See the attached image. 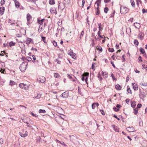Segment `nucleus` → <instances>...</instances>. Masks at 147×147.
Wrapping results in <instances>:
<instances>
[{
  "label": "nucleus",
  "mask_w": 147,
  "mask_h": 147,
  "mask_svg": "<svg viewBox=\"0 0 147 147\" xmlns=\"http://www.w3.org/2000/svg\"><path fill=\"white\" fill-rule=\"evenodd\" d=\"M141 85L144 86H147V83H142Z\"/></svg>",
  "instance_id": "nucleus-63"
},
{
  "label": "nucleus",
  "mask_w": 147,
  "mask_h": 147,
  "mask_svg": "<svg viewBox=\"0 0 147 147\" xmlns=\"http://www.w3.org/2000/svg\"><path fill=\"white\" fill-rule=\"evenodd\" d=\"M92 45L93 47L94 46V45L95 43L94 42V41L93 39H92Z\"/></svg>",
  "instance_id": "nucleus-60"
},
{
  "label": "nucleus",
  "mask_w": 147,
  "mask_h": 147,
  "mask_svg": "<svg viewBox=\"0 0 147 147\" xmlns=\"http://www.w3.org/2000/svg\"><path fill=\"white\" fill-rule=\"evenodd\" d=\"M113 109L115 111H119V109H117L116 107H114Z\"/></svg>",
  "instance_id": "nucleus-59"
},
{
  "label": "nucleus",
  "mask_w": 147,
  "mask_h": 147,
  "mask_svg": "<svg viewBox=\"0 0 147 147\" xmlns=\"http://www.w3.org/2000/svg\"><path fill=\"white\" fill-rule=\"evenodd\" d=\"M50 11L52 13H55V14H57L56 10L55 8H51L50 9Z\"/></svg>",
  "instance_id": "nucleus-13"
},
{
  "label": "nucleus",
  "mask_w": 147,
  "mask_h": 147,
  "mask_svg": "<svg viewBox=\"0 0 147 147\" xmlns=\"http://www.w3.org/2000/svg\"><path fill=\"white\" fill-rule=\"evenodd\" d=\"M111 76L112 77L113 79V80H116V79L114 75L113 74H111Z\"/></svg>",
  "instance_id": "nucleus-43"
},
{
  "label": "nucleus",
  "mask_w": 147,
  "mask_h": 147,
  "mask_svg": "<svg viewBox=\"0 0 147 147\" xmlns=\"http://www.w3.org/2000/svg\"><path fill=\"white\" fill-rule=\"evenodd\" d=\"M67 75L68 76V77H69V79L73 81L74 82L75 81V80L72 77L69 75V74H67Z\"/></svg>",
  "instance_id": "nucleus-29"
},
{
  "label": "nucleus",
  "mask_w": 147,
  "mask_h": 147,
  "mask_svg": "<svg viewBox=\"0 0 147 147\" xmlns=\"http://www.w3.org/2000/svg\"><path fill=\"white\" fill-rule=\"evenodd\" d=\"M32 40L31 38H27L26 40V44L28 45L30 43Z\"/></svg>",
  "instance_id": "nucleus-15"
},
{
  "label": "nucleus",
  "mask_w": 147,
  "mask_h": 147,
  "mask_svg": "<svg viewBox=\"0 0 147 147\" xmlns=\"http://www.w3.org/2000/svg\"><path fill=\"white\" fill-rule=\"evenodd\" d=\"M127 92L128 93H129L130 94H132V93L131 91L129 88H127Z\"/></svg>",
  "instance_id": "nucleus-44"
},
{
  "label": "nucleus",
  "mask_w": 147,
  "mask_h": 147,
  "mask_svg": "<svg viewBox=\"0 0 147 147\" xmlns=\"http://www.w3.org/2000/svg\"><path fill=\"white\" fill-rule=\"evenodd\" d=\"M134 44L137 45V46H138V44H139V42H138L137 40H136V39L134 40Z\"/></svg>",
  "instance_id": "nucleus-33"
},
{
  "label": "nucleus",
  "mask_w": 147,
  "mask_h": 147,
  "mask_svg": "<svg viewBox=\"0 0 147 147\" xmlns=\"http://www.w3.org/2000/svg\"><path fill=\"white\" fill-rule=\"evenodd\" d=\"M68 54L70 55V56H71L73 59H75V54L73 52L70 51L69 53H68Z\"/></svg>",
  "instance_id": "nucleus-10"
},
{
  "label": "nucleus",
  "mask_w": 147,
  "mask_h": 147,
  "mask_svg": "<svg viewBox=\"0 0 147 147\" xmlns=\"http://www.w3.org/2000/svg\"><path fill=\"white\" fill-rule=\"evenodd\" d=\"M130 2L131 5L133 7H135V4L134 0H131Z\"/></svg>",
  "instance_id": "nucleus-25"
},
{
  "label": "nucleus",
  "mask_w": 147,
  "mask_h": 147,
  "mask_svg": "<svg viewBox=\"0 0 147 147\" xmlns=\"http://www.w3.org/2000/svg\"><path fill=\"white\" fill-rule=\"evenodd\" d=\"M129 11L128 9L125 7H121L120 12L121 13L125 14Z\"/></svg>",
  "instance_id": "nucleus-3"
},
{
  "label": "nucleus",
  "mask_w": 147,
  "mask_h": 147,
  "mask_svg": "<svg viewBox=\"0 0 147 147\" xmlns=\"http://www.w3.org/2000/svg\"><path fill=\"white\" fill-rule=\"evenodd\" d=\"M41 37L42 39V40L44 43H46V42L45 41V39L46 38L45 37H43V36H41Z\"/></svg>",
  "instance_id": "nucleus-42"
},
{
  "label": "nucleus",
  "mask_w": 147,
  "mask_h": 147,
  "mask_svg": "<svg viewBox=\"0 0 147 147\" xmlns=\"http://www.w3.org/2000/svg\"><path fill=\"white\" fill-rule=\"evenodd\" d=\"M96 106V103H93L92 105V108L93 109H94Z\"/></svg>",
  "instance_id": "nucleus-38"
},
{
  "label": "nucleus",
  "mask_w": 147,
  "mask_h": 147,
  "mask_svg": "<svg viewBox=\"0 0 147 147\" xmlns=\"http://www.w3.org/2000/svg\"><path fill=\"white\" fill-rule=\"evenodd\" d=\"M86 78V76H84V73L82 76V80L83 81H84L85 80V78Z\"/></svg>",
  "instance_id": "nucleus-39"
},
{
  "label": "nucleus",
  "mask_w": 147,
  "mask_h": 147,
  "mask_svg": "<svg viewBox=\"0 0 147 147\" xmlns=\"http://www.w3.org/2000/svg\"><path fill=\"white\" fill-rule=\"evenodd\" d=\"M26 18L28 21H29L31 19L32 16L29 13L27 14Z\"/></svg>",
  "instance_id": "nucleus-19"
},
{
  "label": "nucleus",
  "mask_w": 147,
  "mask_h": 147,
  "mask_svg": "<svg viewBox=\"0 0 147 147\" xmlns=\"http://www.w3.org/2000/svg\"><path fill=\"white\" fill-rule=\"evenodd\" d=\"M100 13V11L99 10H96V14L97 15H98Z\"/></svg>",
  "instance_id": "nucleus-57"
},
{
  "label": "nucleus",
  "mask_w": 147,
  "mask_h": 147,
  "mask_svg": "<svg viewBox=\"0 0 147 147\" xmlns=\"http://www.w3.org/2000/svg\"><path fill=\"white\" fill-rule=\"evenodd\" d=\"M109 10V9L108 7H105L104 9V11L105 13H107V12Z\"/></svg>",
  "instance_id": "nucleus-36"
},
{
  "label": "nucleus",
  "mask_w": 147,
  "mask_h": 147,
  "mask_svg": "<svg viewBox=\"0 0 147 147\" xmlns=\"http://www.w3.org/2000/svg\"><path fill=\"white\" fill-rule=\"evenodd\" d=\"M121 107V106L119 104H117L116 105V107L117 108H119Z\"/></svg>",
  "instance_id": "nucleus-64"
},
{
  "label": "nucleus",
  "mask_w": 147,
  "mask_h": 147,
  "mask_svg": "<svg viewBox=\"0 0 147 147\" xmlns=\"http://www.w3.org/2000/svg\"><path fill=\"white\" fill-rule=\"evenodd\" d=\"M19 134L20 135V136L22 137H25L27 136H28V132L27 131H26L25 132V133L23 134L21 132H19Z\"/></svg>",
  "instance_id": "nucleus-6"
},
{
  "label": "nucleus",
  "mask_w": 147,
  "mask_h": 147,
  "mask_svg": "<svg viewBox=\"0 0 147 147\" xmlns=\"http://www.w3.org/2000/svg\"><path fill=\"white\" fill-rule=\"evenodd\" d=\"M140 98H144L145 96V94L144 92H140Z\"/></svg>",
  "instance_id": "nucleus-20"
},
{
  "label": "nucleus",
  "mask_w": 147,
  "mask_h": 147,
  "mask_svg": "<svg viewBox=\"0 0 147 147\" xmlns=\"http://www.w3.org/2000/svg\"><path fill=\"white\" fill-rule=\"evenodd\" d=\"M54 77L56 78H60V76L59 74L57 73H54Z\"/></svg>",
  "instance_id": "nucleus-17"
},
{
  "label": "nucleus",
  "mask_w": 147,
  "mask_h": 147,
  "mask_svg": "<svg viewBox=\"0 0 147 147\" xmlns=\"http://www.w3.org/2000/svg\"><path fill=\"white\" fill-rule=\"evenodd\" d=\"M115 88L117 90H120L121 89V88L119 84H117L115 86Z\"/></svg>",
  "instance_id": "nucleus-22"
},
{
  "label": "nucleus",
  "mask_w": 147,
  "mask_h": 147,
  "mask_svg": "<svg viewBox=\"0 0 147 147\" xmlns=\"http://www.w3.org/2000/svg\"><path fill=\"white\" fill-rule=\"evenodd\" d=\"M16 82L10 80L9 82V85L11 86H13L16 84Z\"/></svg>",
  "instance_id": "nucleus-24"
},
{
  "label": "nucleus",
  "mask_w": 147,
  "mask_h": 147,
  "mask_svg": "<svg viewBox=\"0 0 147 147\" xmlns=\"http://www.w3.org/2000/svg\"><path fill=\"white\" fill-rule=\"evenodd\" d=\"M5 2V0H1V5H3L4 4Z\"/></svg>",
  "instance_id": "nucleus-45"
},
{
  "label": "nucleus",
  "mask_w": 147,
  "mask_h": 147,
  "mask_svg": "<svg viewBox=\"0 0 147 147\" xmlns=\"http://www.w3.org/2000/svg\"><path fill=\"white\" fill-rule=\"evenodd\" d=\"M1 72L2 74H4L5 72V71L4 69H3L2 68H1Z\"/></svg>",
  "instance_id": "nucleus-47"
},
{
  "label": "nucleus",
  "mask_w": 147,
  "mask_h": 147,
  "mask_svg": "<svg viewBox=\"0 0 147 147\" xmlns=\"http://www.w3.org/2000/svg\"><path fill=\"white\" fill-rule=\"evenodd\" d=\"M142 106V105L141 104H138L137 105V108H140Z\"/></svg>",
  "instance_id": "nucleus-58"
},
{
  "label": "nucleus",
  "mask_w": 147,
  "mask_h": 147,
  "mask_svg": "<svg viewBox=\"0 0 147 147\" xmlns=\"http://www.w3.org/2000/svg\"><path fill=\"white\" fill-rule=\"evenodd\" d=\"M102 74L103 76H105V77H107V74L108 73L107 72H104L103 71H102Z\"/></svg>",
  "instance_id": "nucleus-35"
},
{
  "label": "nucleus",
  "mask_w": 147,
  "mask_h": 147,
  "mask_svg": "<svg viewBox=\"0 0 147 147\" xmlns=\"http://www.w3.org/2000/svg\"><path fill=\"white\" fill-rule=\"evenodd\" d=\"M142 12L143 13L147 12V9H142Z\"/></svg>",
  "instance_id": "nucleus-54"
},
{
  "label": "nucleus",
  "mask_w": 147,
  "mask_h": 147,
  "mask_svg": "<svg viewBox=\"0 0 147 147\" xmlns=\"http://www.w3.org/2000/svg\"><path fill=\"white\" fill-rule=\"evenodd\" d=\"M6 54V53H5L4 51H1V56H3Z\"/></svg>",
  "instance_id": "nucleus-37"
},
{
  "label": "nucleus",
  "mask_w": 147,
  "mask_h": 147,
  "mask_svg": "<svg viewBox=\"0 0 147 147\" xmlns=\"http://www.w3.org/2000/svg\"><path fill=\"white\" fill-rule=\"evenodd\" d=\"M53 45L55 46L56 47L57 45V43L55 42V41H54L53 42Z\"/></svg>",
  "instance_id": "nucleus-56"
},
{
  "label": "nucleus",
  "mask_w": 147,
  "mask_h": 147,
  "mask_svg": "<svg viewBox=\"0 0 147 147\" xmlns=\"http://www.w3.org/2000/svg\"><path fill=\"white\" fill-rule=\"evenodd\" d=\"M134 26L135 27V28H139L140 27V24L137 22L135 23L134 24Z\"/></svg>",
  "instance_id": "nucleus-14"
},
{
  "label": "nucleus",
  "mask_w": 147,
  "mask_h": 147,
  "mask_svg": "<svg viewBox=\"0 0 147 147\" xmlns=\"http://www.w3.org/2000/svg\"><path fill=\"white\" fill-rule=\"evenodd\" d=\"M32 57L33 58V59L34 60H34L32 61L34 62L35 61V60L36 59V58H35V56L34 55H33L32 56Z\"/></svg>",
  "instance_id": "nucleus-53"
},
{
  "label": "nucleus",
  "mask_w": 147,
  "mask_h": 147,
  "mask_svg": "<svg viewBox=\"0 0 147 147\" xmlns=\"http://www.w3.org/2000/svg\"><path fill=\"white\" fill-rule=\"evenodd\" d=\"M30 114L33 116H34L36 117H38V115L36 114H34L33 113L31 112Z\"/></svg>",
  "instance_id": "nucleus-48"
},
{
  "label": "nucleus",
  "mask_w": 147,
  "mask_h": 147,
  "mask_svg": "<svg viewBox=\"0 0 147 147\" xmlns=\"http://www.w3.org/2000/svg\"><path fill=\"white\" fill-rule=\"evenodd\" d=\"M15 45V43L13 41H11L9 42V46L10 47H11V46H14Z\"/></svg>",
  "instance_id": "nucleus-26"
},
{
  "label": "nucleus",
  "mask_w": 147,
  "mask_h": 147,
  "mask_svg": "<svg viewBox=\"0 0 147 147\" xmlns=\"http://www.w3.org/2000/svg\"><path fill=\"white\" fill-rule=\"evenodd\" d=\"M138 109L137 108H135L134 109V114L136 115L138 113Z\"/></svg>",
  "instance_id": "nucleus-30"
},
{
  "label": "nucleus",
  "mask_w": 147,
  "mask_h": 147,
  "mask_svg": "<svg viewBox=\"0 0 147 147\" xmlns=\"http://www.w3.org/2000/svg\"><path fill=\"white\" fill-rule=\"evenodd\" d=\"M39 113H46V111L45 110L40 109L39 111Z\"/></svg>",
  "instance_id": "nucleus-34"
},
{
  "label": "nucleus",
  "mask_w": 147,
  "mask_h": 147,
  "mask_svg": "<svg viewBox=\"0 0 147 147\" xmlns=\"http://www.w3.org/2000/svg\"><path fill=\"white\" fill-rule=\"evenodd\" d=\"M112 126L114 129V130L115 131L117 132H119V128L117 126H115V125H113Z\"/></svg>",
  "instance_id": "nucleus-11"
},
{
  "label": "nucleus",
  "mask_w": 147,
  "mask_h": 147,
  "mask_svg": "<svg viewBox=\"0 0 147 147\" xmlns=\"http://www.w3.org/2000/svg\"><path fill=\"white\" fill-rule=\"evenodd\" d=\"M140 51L142 54H144L145 53L144 49L142 47L140 48Z\"/></svg>",
  "instance_id": "nucleus-27"
},
{
  "label": "nucleus",
  "mask_w": 147,
  "mask_h": 147,
  "mask_svg": "<svg viewBox=\"0 0 147 147\" xmlns=\"http://www.w3.org/2000/svg\"><path fill=\"white\" fill-rule=\"evenodd\" d=\"M56 141L57 143H60L65 146H67L63 142H61L57 139L56 140Z\"/></svg>",
  "instance_id": "nucleus-18"
},
{
  "label": "nucleus",
  "mask_w": 147,
  "mask_h": 147,
  "mask_svg": "<svg viewBox=\"0 0 147 147\" xmlns=\"http://www.w3.org/2000/svg\"><path fill=\"white\" fill-rule=\"evenodd\" d=\"M137 2V5L139 6L140 4H141L142 2L140 0H136Z\"/></svg>",
  "instance_id": "nucleus-31"
},
{
  "label": "nucleus",
  "mask_w": 147,
  "mask_h": 147,
  "mask_svg": "<svg viewBox=\"0 0 147 147\" xmlns=\"http://www.w3.org/2000/svg\"><path fill=\"white\" fill-rule=\"evenodd\" d=\"M37 80L40 83H43L45 81L46 78L43 76H40L38 77Z\"/></svg>",
  "instance_id": "nucleus-4"
},
{
  "label": "nucleus",
  "mask_w": 147,
  "mask_h": 147,
  "mask_svg": "<svg viewBox=\"0 0 147 147\" xmlns=\"http://www.w3.org/2000/svg\"><path fill=\"white\" fill-rule=\"evenodd\" d=\"M89 73L88 72L84 73V76H86V78H85V81L86 82V83L87 84H88V83L87 82V80L88 79V77L89 76Z\"/></svg>",
  "instance_id": "nucleus-9"
},
{
  "label": "nucleus",
  "mask_w": 147,
  "mask_h": 147,
  "mask_svg": "<svg viewBox=\"0 0 147 147\" xmlns=\"http://www.w3.org/2000/svg\"><path fill=\"white\" fill-rule=\"evenodd\" d=\"M132 85L133 88L135 90H137L138 89V87L137 85L134 83H132Z\"/></svg>",
  "instance_id": "nucleus-12"
},
{
  "label": "nucleus",
  "mask_w": 147,
  "mask_h": 147,
  "mask_svg": "<svg viewBox=\"0 0 147 147\" xmlns=\"http://www.w3.org/2000/svg\"><path fill=\"white\" fill-rule=\"evenodd\" d=\"M20 87L22 89H25L27 88V86L26 84L24 83L20 84L19 85Z\"/></svg>",
  "instance_id": "nucleus-5"
},
{
  "label": "nucleus",
  "mask_w": 147,
  "mask_h": 147,
  "mask_svg": "<svg viewBox=\"0 0 147 147\" xmlns=\"http://www.w3.org/2000/svg\"><path fill=\"white\" fill-rule=\"evenodd\" d=\"M101 0H97L95 3V4H96L97 6H99V4L100 3Z\"/></svg>",
  "instance_id": "nucleus-32"
},
{
  "label": "nucleus",
  "mask_w": 147,
  "mask_h": 147,
  "mask_svg": "<svg viewBox=\"0 0 147 147\" xmlns=\"http://www.w3.org/2000/svg\"><path fill=\"white\" fill-rule=\"evenodd\" d=\"M5 10V8L4 7H1V14L2 15L3 14Z\"/></svg>",
  "instance_id": "nucleus-21"
},
{
  "label": "nucleus",
  "mask_w": 147,
  "mask_h": 147,
  "mask_svg": "<svg viewBox=\"0 0 147 147\" xmlns=\"http://www.w3.org/2000/svg\"><path fill=\"white\" fill-rule=\"evenodd\" d=\"M127 131L129 132H132L135 131V129L133 127H129L127 128Z\"/></svg>",
  "instance_id": "nucleus-8"
},
{
  "label": "nucleus",
  "mask_w": 147,
  "mask_h": 147,
  "mask_svg": "<svg viewBox=\"0 0 147 147\" xmlns=\"http://www.w3.org/2000/svg\"><path fill=\"white\" fill-rule=\"evenodd\" d=\"M69 95V92H65L61 94V96L63 98H67Z\"/></svg>",
  "instance_id": "nucleus-7"
},
{
  "label": "nucleus",
  "mask_w": 147,
  "mask_h": 147,
  "mask_svg": "<svg viewBox=\"0 0 147 147\" xmlns=\"http://www.w3.org/2000/svg\"><path fill=\"white\" fill-rule=\"evenodd\" d=\"M27 64L25 62H23L20 65V69L22 71H24L26 69Z\"/></svg>",
  "instance_id": "nucleus-1"
},
{
  "label": "nucleus",
  "mask_w": 147,
  "mask_h": 147,
  "mask_svg": "<svg viewBox=\"0 0 147 147\" xmlns=\"http://www.w3.org/2000/svg\"><path fill=\"white\" fill-rule=\"evenodd\" d=\"M69 137L70 141L74 143H75L77 140L76 136L74 135H69Z\"/></svg>",
  "instance_id": "nucleus-2"
},
{
  "label": "nucleus",
  "mask_w": 147,
  "mask_h": 147,
  "mask_svg": "<svg viewBox=\"0 0 147 147\" xmlns=\"http://www.w3.org/2000/svg\"><path fill=\"white\" fill-rule=\"evenodd\" d=\"M142 66L143 67L142 69H143V68L146 69V70H147V65H142Z\"/></svg>",
  "instance_id": "nucleus-49"
},
{
  "label": "nucleus",
  "mask_w": 147,
  "mask_h": 147,
  "mask_svg": "<svg viewBox=\"0 0 147 147\" xmlns=\"http://www.w3.org/2000/svg\"><path fill=\"white\" fill-rule=\"evenodd\" d=\"M49 3L50 4L53 5L55 4L54 0H51L49 2Z\"/></svg>",
  "instance_id": "nucleus-40"
},
{
  "label": "nucleus",
  "mask_w": 147,
  "mask_h": 147,
  "mask_svg": "<svg viewBox=\"0 0 147 147\" xmlns=\"http://www.w3.org/2000/svg\"><path fill=\"white\" fill-rule=\"evenodd\" d=\"M100 111L101 112V113L102 115H105V113L103 110H100Z\"/></svg>",
  "instance_id": "nucleus-61"
},
{
  "label": "nucleus",
  "mask_w": 147,
  "mask_h": 147,
  "mask_svg": "<svg viewBox=\"0 0 147 147\" xmlns=\"http://www.w3.org/2000/svg\"><path fill=\"white\" fill-rule=\"evenodd\" d=\"M24 123H26V124L27 125L26 126L28 127H32L30 125V124L28 123V122H24Z\"/></svg>",
  "instance_id": "nucleus-51"
},
{
  "label": "nucleus",
  "mask_w": 147,
  "mask_h": 147,
  "mask_svg": "<svg viewBox=\"0 0 147 147\" xmlns=\"http://www.w3.org/2000/svg\"><path fill=\"white\" fill-rule=\"evenodd\" d=\"M97 49L100 51L101 52H102V48L100 47H99Z\"/></svg>",
  "instance_id": "nucleus-50"
},
{
  "label": "nucleus",
  "mask_w": 147,
  "mask_h": 147,
  "mask_svg": "<svg viewBox=\"0 0 147 147\" xmlns=\"http://www.w3.org/2000/svg\"><path fill=\"white\" fill-rule=\"evenodd\" d=\"M44 20L45 19H44L41 20H38V23H39L40 25H42L43 24V22Z\"/></svg>",
  "instance_id": "nucleus-23"
},
{
  "label": "nucleus",
  "mask_w": 147,
  "mask_h": 147,
  "mask_svg": "<svg viewBox=\"0 0 147 147\" xmlns=\"http://www.w3.org/2000/svg\"><path fill=\"white\" fill-rule=\"evenodd\" d=\"M138 60L140 62H141L142 61V58L140 56L138 58Z\"/></svg>",
  "instance_id": "nucleus-55"
},
{
  "label": "nucleus",
  "mask_w": 147,
  "mask_h": 147,
  "mask_svg": "<svg viewBox=\"0 0 147 147\" xmlns=\"http://www.w3.org/2000/svg\"><path fill=\"white\" fill-rule=\"evenodd\" d=\"M131 105L133 108L135 107L136 105L135 102V101L131 102Z\"/></svg>",
  "instance_id": "nucleus-28"
},
{
  "label": "nucleus",
  "mask_w": 147,
  "mask_h": 147,
  "mask_svg": "<svg viewBox=\"0 0 147 147\" xmlns=\"http://www.w3.org/2000/svg\"><path fill=\"white\" fill-rule=\"evenodd\" d=\"M98 25L99 26V30L100 31V30L102 29V28L101 26V23H99L98 24Z\"/></svg>",
  "instance_id": "nucleus-46"
},
{
  "label": "nucleus",
  "mask_w": 147,
  "mask_h": 147,
  "mask_svg": "<svg viewBox=\"0 0 147 147\" xmlns=\"http://www.w3.org/2000/svg\"><path fill=\"white\" fill-rule=\"evenodd\" d=\"M108 50L110 52H113L114 51V49L113 48H109L108 49Z\"/></svg>",
  "instance_id": "nucleus-41"
},
{
  "label": "nucleus",
  "mask_w": 147,
  "mask_h": 147,
  "mask_svg": "<svg viewBox=\"0 0 147 147\" xmlns=\"http://www.w3.org/2000/svg\"><path fill=\"white\" fill-rule=\"evenodd\" d=\"M14 1L15 5L16 7L17 8H19L20 7V3L19 2L17 1L16 0H13Z\"/></svg>",
  "instance_id": "nucleus-16"
},
{
  "label": "nucleus",
  "mask_w": 147,
  "mask_h": 147,
  "mask_svg": "<svg viewBox=\"0 0 147 147\" xmlns=\"http://www.w3.org/2000/svg\"><path fill=\"white\" fill-rule=\"evenodd\" d=\"M82 7H83L85 2L84 0H82Z\"/></svg>",
  "instance_id": "nucleus-62"
},
{
  "label": "nucleus",
  "mask_w": 147,
  "mask_h": 147,
  "mask_svg": "<svg viewBox=\"0 0 147 147\" xmlns=\"http://www.w3.org/2000/svg\"><path fill=\"white\" fill-rule=\"evenodd\" d=\"M84 34V32L83 31H82L81 32V34L80 36V38H81L83 36Z\"/></svg>",
  "instance_id": "nucleus-52"
}]
</instances>
